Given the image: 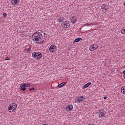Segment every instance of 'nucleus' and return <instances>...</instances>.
I'll list each match as a JSON object with an SVG mask.
<instances>
[{"label": "nucleus", "instance_id": "obj_26", "mask_svg": "<svg viewBox=\"0 0 125 125\" xmlns=\"http://www.w3.org/2000/svg\"><path fill=\"white\" fill-rule=\"evenodd\" d=\"M86 25H87V26H90V25H91V24L87 23Z\"/></svg>", "mask_w": 125, "mask_h": 125}, {"label": "nucleus", "instance_id": "obj_17", "mask_svg": "<svg viewBox=\"0 0 125 125\" xmlns=\"http://www.w3.org/2000/svg\"><path fill=\"white\" fill-rule=\"evenodd\" d=\"M102 9H104V10H106L107 9V7L106 6V4H104L102 6Z\"/></svg>", "mask_w": 125, "mask_h": 125}, {"label": "nucleus", "instance_id": "obj_24", "mask_svg": "<svg viewBox=\"0 0 125 125\" xmlns=\"http://www.w3.org/2000/svg\"><path fill=\"white\" fill-rule=\"evenodd\" d=\"M5 60L6 61V60H10V59H9V58H8V57H6L5 59Z\"/></svg>", "mask_w": 125, "mask_h": 125}, {"label": "nucleus", "instance_id": "obj_20", "mask_svg": "<svg viewBox=\"0 0 125 125\" xmlns=\"http://www.w3.org/2000/svg\"><path fill=\"white\" fill-rule=\"evenodd\" d=\"M121 33L124 34H125V26H124L121 30Z\"/></svg>", "mask_w": 125, "mask_h": 125}, {"label": "nucleus", "instance_id": "obj_19", "mask_svg": "<svg viewBox=\"0 0 125 125\" xmlns=\"http://www.w3.org/2000/svg\"><path fill=\"white\" fill-rule=\"evenodd\" d=\"M79 99V102H81V101H83V99H84V98H83V96H81L78 97Z\"/></svg>", "mask_w": 125, "mask_h": 125}, {"label": "nucleus", "instance_id": "obj_10", "mask_svg": "<svg viewBox=\"0 0 125 125\" xmlns=\"http://www.w3.org/2000/svg\"><path fill=\"white\" fill-rule=\"evenodd\" d=\"M76 22H77V17H76V16H74L71 18V23L75 24Z\"/></svg>", "mask_w": 125, "mask_h": 125}, {"label": "nucleus", "instance_id": "obj_11", "mask_svg": "<svg viewBox=\"0 0 125 125\" xmlns=\"http://www.w3.org/2000/svg\"><path fill=\"white\" fill-rule=\"evenodd\" d=\"M66 83V82H63L61 83L60 84H59L58 86H57V88H60L61 87H63V86H64V85H65V84Z\"/></svg>", "mask_w": 125, "mask_h": 125}, {"label": "nucleus", "instance_id": "obj_9", "mask_svg": "<svg viewBox=\"0 0 125 125\" xmlns=\"http://www.w3.org/2000/svg\"><path fill=\"white\" fill-rule=\"evenodd\" d=\"M58 21L60 23H62V22H64L65 21V18L63 17H59L58 19Z\"/></svg>", "mask_w": 125, "mask_h": 125}, {"label": "nucleus", "instance_id": "obj_7", "mask_svg": "<svg viewBox=\"0 0 125 125\" xmlns=\"http://www.w3.org/2000/svg\"><path fill=\"white\" fill-rule=\"evenodd\" d=\"M105 115H106V112L105 111L103 110L100 111L99 116H101V118H104Z\"/></svg>", "mask_w": 125, "mask_h": 125}, {"label": "nucleus", "instance_id": "obj_3", "mask_svg": "<svg viewBox=\"0 0 125 125\" xmlns=\"http://www.w3.org/2000/svg\"><path fill=\"white\" fill-rule=\"evenodd\" d=\"M17 108V104H11L8 106V110L10 113H13Z\"/></svg>", "mask_w": 125, "mask_h": 125}, {"label": "nucleus", "instance_id": "obj_25", "mask_svg": "<svg viewBox=\"0 0 125 125\" xmlns=\"http://www.w3.org/2000/svg\"><path fill=\"white\" fill-rule=\"evenodd\" d=\"M7 15V14H6V13H4L3 14V16L5 17Z\"/></svg>", "mask_w": 125, "mask_h": 125}, {"label": "nucleus", "instance_id": "obj_13", "mask_svg": "<svg viewBox=\"0 0 125 125\" xmlns=\"http://www.w3.org/2000/svg\"><path fill=\"white\" fill-rule=\"evenodd\" d=\"M20 89L22 91H25V90H26V88L25 87V86L23 84H21L20 85Z\"/></svg>", "mask_w": 125, "mask_h": 125}, {"label": "nucleus", "instance_id": "obj_22", "mask_svg": "<svg viewBox=\"0 0 125 125\" xmlns=\"http://www.w3.org/2000/svg\"><path fill=\"white\" fill-rule=\"evenodd\" d=\"M35 89V88H31L29 89L30 91H32V90H34Z\"/></svg>", "mask_w": 125, "mask_h": 125}, {"label": "nucleus", "instance_id": "obj_14", "mask_svg": "<svg viewBox=\"0 0 125 125\" xmlns=\"http://www.w3.org/2000/svg\"><path fill=\"white\" fill-rule=\"evenodd\" d=\"M80 41H83V39H82L81 38H76L73 42V43H75V42H80Z\"/></svg>", "mask_w": 125, "mask_h": 125}, {"label": "nucleus", "instance_id": "obj_1", "mask_svg": "<svg viewBox=\"0 0 125 125\" xmlns=\"http://www.w3.org/2000/svg\"><path fill=\"white\" fill-rule=\"evenodd\" d=\"M31 39L36 43L43 42L44 40H45V33H44L42 30H39L33 34Z\"/></svg>", "mask_w": 125, "mask_h": 125}, {"label": "nucleus", "instance_id": "obj_6", "mask_svg": "<svg viewBox=\"0 0 125 125\" xmlns=\"http://www.w3.org/2000/svg\"><path fill=\"white\" fill-rule=\"evenodd\" d=\"M56 46L55 45H52L49 47V50L50 52H55V50H56Z\"/></svg>", "mask_w": 125, "mask_h": 125}, {"label": "nucleus", "instance_id": "obj_8", "mask_svg": "<svg viewBox=\"0 0 125 125\" xmlns=\"http://www.w3.org/2000/svg\"><path fill=\"white\" fill-rule=\"evenodd\" d=\"M20 0H12L11 3L12 5L15 6V4H18Z\"/></svg>", "mask_w": 125, "mask_h": 125}, {"label": "nucleus", "instance_id": "obj_28", "mask_svg": "<svg viewBox=\"0 0 125 125\" xmlns=\"http://www.w3.org/2000/svg\"><path fill=\"white\" fill-rule=\"evenodd\" d=\"M124 6H125V2L124 3Z\"/></svg>", "mask_w": 125, "mask_h": 125}, {"label": "nucleus", "instance_id": "obj_27", "mask_svg": "<svg viewBox=\"0 0 125 125\" xmlns=\"http://www.w3.org/2000/svg\"><path fill=\"white\" fill-rule=\"evenodd\" d=\"M106 98H107L106 97H104V99H106Z\"/></svg>", "mask_w": 125, "mask_h": 125}, {"label": "nucleus", "instance_id": "obj_2", "mask_svg": "<svg viewBox=\"0 0 125 125\" xmlns=\"http://www.w3.org/2000/svg\"><path fill=\"white\" fill-rule=\"evenodd\" d=\"M32 57L35 58V59H41L42 57V55L39 52H34L32 53Z\"/></svg>", "mask_w": 125, "mask_h": 125}, {"label": "nucleus", "instance_id": "obj_15", "mask_svg": "<svg viewBox=\"0 0 125 125\" xmlns=\"http://www.w3.org/2000/svg\"><path fill=\"white\" fill-rule=\"evenodd\" d=\"M67 109L68 111H72V110H73V105H68V106L67 107Z\"/></svg>", "mask_w": 125, "mask_h": 125}, {"label": "nucleus", "instance_id": "obj_12", "mask_svg": "<svg viewBox=\"0 0 125 125\" xmlns=\"http://www.w3.org/2000/svg\"><path fill=\"white\" fill-rule=\"evenodd\" d=\"M90 84H91V83H90V82L87 83L86 84L84 85L83 86V89H84V88H86L87 87H88V86H89V85H90Z\"/></svg>", "mask_w": 125, "mask_h": 125}, {"label": "nucleus", "instance_id": "obj_16", "mask_svg": "<svg viewBox=\"0 0 125 125\" xmlns=\"http://www.w3.org/2000/svg\"><path fill=\"white\" fill-rule=\"evenodd\" d=\"M121 92L122 93H123V94H125V86H123L121 88Z\"/></svg>", "mask_w": 125, "mask_h": 125}, {"label": "nucleus", "instance_id": "obj_4", "mask_svg": "<svg viewBox=\"0 0 125 125\" xmlns=\"http://www.w3.org/2000/svg\"><path fill=\"white\" fill-rule=\"evenodd\" d=\"M70 21H64L62 23V28H64V29H67V28H69L70 27Z\"/></svg>", "mask_w": 125, "mask_h": 125}, {"label": "nucleus", "instance_id": "obj_5", "mask_svg": "<svg viewBox=\"0 0 125 125\" xmlns=\"http://www.w3.org/2000/svg\"><path fill=\"white\" fill-rule=\"evenodd\" d=\"M97 48H98V44H94L90 46L89 50H90V51H93V50H95V49H97Z\"/></svg>", "mask_w": 125, "mask_h": 125}, {"label": "nucleus", "instance_id": "obj_23", "mask_svg": "<svg viewBox=\"0 0 125 125\" xmlns=\"http://www.w3.org/2000/svg\"><path fill=\"white\" fill-rule=\"evenodd\" d=\"M76 102H80V99H79V98H78L76 99Z\"/></svg>", "mask_w": 125, "mask_h": 125}, {"label": "nucleus", "instance_id": "obj_21", "mask_svg": "<svg viewBox=\"0 0 125 125\" xmlns=\"http://www.w3.org/2000/svg\"><path fill=\"white\" fill-rule=\"evenodd\" d=\"M31 49H32V47H29L28 49H27L28 52H31Z\"/></svg>", "mask_w": 125, "mask_h": 125}, {"label": "nucleus", "instance_id": "obj_18", "mask_svg": "<svg viewBox=\"0 0 125 125\" xmlns=\"http://www.w3.org/2000/svg\"><path fill=\"white\" fill-rule=\"evenodd\" d=\"M23 85H24V87H30V86H31V85H30V84L28 83H22Z\"/></svg>", "mask_w": 125, "mask_h": 125}]
</instances>
